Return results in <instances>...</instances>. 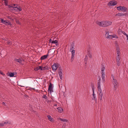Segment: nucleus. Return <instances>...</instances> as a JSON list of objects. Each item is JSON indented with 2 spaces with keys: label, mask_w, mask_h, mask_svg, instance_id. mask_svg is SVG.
Wrapping results in <instances>:
<instances>
[{
  "label": "nucleus",
  "mask_w": 128,
  "mask_h": 128,
  "mask_svg": "<svg viewBox=\"0 0 128 128\" xmlns=\"http://www.w3.org/2000/svg\"><path fill=\"white\" fill-rule=\"evenodd\" d=\"M96 24L99 26L102 27H107L112 24V22L110 21H108L106 20H103L101 22L97 21Z\"/></svg>",
  "instance_id": "1"
},
{
  "label": "nucleus",
  "mask_w": 128,
  "mask_h": 128,
  "mask_svg": "<svg viewBox=\"0 0 128 128\" xmlns=\"http://www.w3.org/2000/svg\"><path fill=\"white\" fill-rule=\"evenodd\" d=\"M74 43L72 42L70 46V51L71 52L72 56L70 59V61L72 62L74 59V56L75 55V50H74Z\"/></svg>",
  "instance_id": "2"
},
{
  "label": "nucleus",
  "mask_w": 128,
  "mask_h": 128,
  "mask_svg": "<svg viewBox=\"0 0 128 128\" xmlns=\"http://www.w3.org/2000/svg\"><path fill=\"white\" fill-rule=\"evenodd\" d=\"M111 77L113 79L112 82L114 85V89L116 90V88L118 84L117 82V80L116 79L114 78V77L112 74L111 75Z\"/></svg>",
  "instance_id": "3"
},
{
  "label": "nucleus",
  "mask_w": 128,
  "mask_h": 128,
  "mask_svg": "<svg viewBox=\"0 0 128 128\" xmlns=\"http://www.w3.org/2000/svg\"><path fill=\"white\" fill-rule=\"evenodd\" d=\"M117 10L120 11H122L124 12H127L128 8L124 6H119L117 7Z\"/></svg>",
  "instance_id": "4"
},
{
  "label": "nucleus",
  "mask_w": 128,
  "mask_h": 128,
  "mask_svg": "<svg viewBox=\"0 0 128 128\" xmlns=\"http://www.w3.org/2000/svg\"><path fill=\"white\" fill-rule=\"evenodd\" d=\"M1 22L4 24L6 25H11V22L8 20H4L3 19H1Z\"/></svg>",
  "instance_id": "5"
},
{
  "label": "nucleus",
  "mask_w": 128,
  "mask_h": 128,
  "mask_svg": "<svg viewBox=\"0 0 128 128\" xmlns=\"http://www.w3.org/2000/svg\"><path fill=\"white\" fill-rule=\"evenodd\" d=\"M121 58L120 56H117L116 58L117 65L119 66L120 65V60Z\"/></svg>",
  "instance_id": "6"
},
{
  "label": "nucleus",
  "mask_w": 128,
  "mask_h": 128,
  "mask_svg": "<svg viewBox=\"0 0 128 128\" xmlns=\"http://www.w3.org/2000/svg\"><path fill=\"white\" fill-rule=\"evenodd\" d=\"M117 4V2L115 1H110L108 4L109 6H114Z\"/></svg>",
  "instance_id": "7"
},
{
  "label": "nucleus",
  "mask_w": 128,
  "mask_h": 128,
  "mask_svg": "<svg viewBox=\"0 0 128 128\" xmlns=\"http://www.w3.org/2000/svg\"><path fill=\"white\" fill-rule=\"evenodd\" d=\"M116 50L117 56H120V50L119 47L118 46H117L116 47Z\"/></svg>",
  "instance_id": "8"
},
{
  "label": "nucleus",
  "mask_w": 128,
  "mask_h": 128,
  "mask_svg": "<svg viewBox=\"0 0 128 128\" xmlns=\"http://www.w3.org/2000/svg\"><path fill=\"white\" fill-rule=\"evenodd\" d=\"M58 73L60 76V78L62 80V69L60 68H59L58 70Z\"/></svg>",
  "instance_id": "9"
},
{
  "label": "nucleus",
  "mask_w": 128,
  "mask_h": 128,
  "mask_svg": "<svg viewBox=\"0 0 128 128\" xmlns=\"http://www.w3.org/2000/svg\"><path fill=\"white\" fill-rule=\"evenodd\" d=\"M52 68L53 70L55 71L57 69L58 67V66L55 63H54L52 66Z\"/></svg>",
  "instance_id": "10"
},
{
  "label": "nucleus",
  "mask_w": 128,
  "mask_h": 128,
  "mask_svg": "<svg viewBox=\"0 0 128 128\" xmlns=\"http://www.w3.org/2000/svg\"><path fill=\"white\" fill-rule=\"evenodd\" d=\"M50 85L49 86L48 90L49 91H50V92L52 91H53L52 90V85L51 83L50 82Z\"/></svg>",
  "instance_id": "11"
},
{
  "label": "nucleus",
  "mask_w": 128,
  "mask_h": 128,
  "mask_svg": "<svg viewBox=\"0 0 128 128\" xmlns=\"http://www.w3.org/2000/svg\"><path fill=\"white\" fill-rule=\"evenodd\" d=\"M9 7H12V8H17V9L16 10L15 9H14V10H19V11H21L22 10V8H20V6H19L18 7H17V6H16V7H13L12 6H9Z\"/></svg>",
  "instance_id": "12"
},
{
  "label": "nucleus",
  "mask_w": 128,
  "mask_h": 128,
  "mask_svg": "<svg viewBox=\"0 0 128 128\" xmlns=\"http://www.w3.org/2000/svg\"><path fill=\"white\" fill-rule=\"evenodd\" d=\"M126 14H123L120 13H118L116 14L115 16H126Z\"/></svg>",
  "instance_id": "13"
},
{
  "label": "nucleus",
  "mask_w": 128,
  "mask_h": 128,
  "mask_svg": "<svg viewBox=\"0 0 128 128\" xmlns=\"http://www.w3.org/2000/svg\"><path fill=\"white\" fill-rule=\"evenodd\" d=\"M102 80L103 82H104L105 81V73H102Z\"/></svg>",
  "instance_id": "14"
},
{
  "label": "nucleus",
  "mask_w": 128,
  "mask_h": 128,
  "mask_svg": "<svg viewBox=\"0 0 128 128\" xmlns=\"http://www.w3.org/2000/svg\"><path fill=\"white\" fill-rule=\"evenodd\" d=\"M92 100H95L96 101H97V99L96 98L95 94H94V92H93L92 96Z\"/></svg>",
  "instance_id": "15"
},
{
  "label": "nucleus",
  "mask_w": 128,
  "mask_h": 128,
  "mask_svg": "<svg viewBox=\"0 0 128 128\" xmlns=\"http://www.w3.org/2000/svg\"><path fill=\"white\" fill-rule=\"evenodd\" d=\"M98 91L99 93V95H100V94H103V93L102 92V90L101 89V87H98Z\"/></svg>",
  "instance_id": "16"
},
{
  "label": "nucleus",
  "mask_w": 128,
  "mask_h": 128,
  "mask_svg": "<svg viewBox=\"0 0 128 128\" xmlns=\"http://www.w3.org/2000/svg\"><path fill=\"white\" fill-rule=\"evenodd\" d=\"M48 56V54L46 55H44L41 57L40 58V59L41 60H44L46 58H47Z\"/></svg>",
  "instance_id": "17"
},
{
  "label": "nucleus",
  "mask_w": 128,
  "mask_h": 128,
  "mask_svg": "<svg viewBox=\"0 0 128 128\" xmlns=\"http://www.w3.org/2000/svg\"><path fill=\"white\" fill-rule=\"evenodd\" d=\"M100 78L99 79L98 82V86L97 87H101L100 86V82L101 80V78H100V77H99Z\"/></svg>",
  "instance_id": "18"
},
{
  "label": "nucleus",
  "mask_w": 128,
  "mask_h": 128,
  "mask_svg": "<svg viewBox=\"0 0 128 128\" xmlns=\"http://www.w3.org/2000/svg\"><path fill=\"white\" fill-rule=\"evenodd\" d=\"M14 61H15L18 62L20 64H21L22 63V60L20 59H17L15 58L14 60Z\"/></svg>",
  "instance_id": "19"
},
{
  "label": "nucleus",
  "mask_w": 128,
  "mask_h": 128,
  "mask_svg": "<svg viewBox=\"0 0 128 128\" xmlns=\"http://www.w3.org/2000/svg\"><path fill=\"white\" fill-rule=\"evenodd\" d=\"M47 117L48 118V120L50 121L51 122L53 121V118H52L50 115H48L47 116Z\"/></svg>",
  "instance_id": "20"
},
{
  "label": "nucleus",
  "mask_w": 128,
  "mask_h": 128,
  "mask_svg": "<svg viewBox=\"0 0 128 128\" xmlns=\"http://www.w3.org/2000/svg\"><path fill=\"white\" fill-rule=\"evenodd\" d=\"M57 109L58 110V112L60 113L62 112L63 111V110L61 107L58 108H57Z\"/></svg>",
  "instance_id": "21"
},
{
  "label": "nucleus",
  "mask_w": 128,
  "mask_h": 128,
  "mask_svg": "<svg viewBox=\"0 0 128 128\" xmlns=\"http://www.w3.org/2000/svg\"><path fill=\"white\" fill-rule=\"evenodd\" d=\"M14 72H10L8 75L10 77H12L14 76Z\"/></svg>",
  "instance_id": "22"
},
{
  "label": "nucleus",
  "mask_w": 128,
  "mask_h": 128,
  "mask_svg": "<svg viewBox=\"0 0 128 128\" xmlns=\"http://www.w3.org/2000/svg\"><path fill=\"white\" fill-rule=\"evenodd\" d=\"M8 122L7 121H6V122H2L0 124V126H4V124H8Z\"/></svg>",
  "instance_id": "23"
},
{
  "label": "nucleus",
  "mask_w": 128,
  "mask_h": 128,
  "mask_svg": "<svg viewBox=\"0 0 128 128\" xmlns=\"http://www.w3.org/2000/svg\"><path fill=\"white\" fill-rule=\"evenodd\" d=\"M58 119H59L61 121L64 122H67L68 121V120L66 119H63L61 118H58Z\"/></svg>",
  "instance_id": "24"
},
{
  "label": "nucleus",
  "mask_w": 128,
  "mask_h": 128,
  "mask_svg": "<svg viewBox=\"0 0 128 128\" xmlns=\"http://www.w3.org/2000/svg\"><path fill=\"white\" fill-rule=\"evenodd\" d=\"M103 94H100L99 95V98L100 100H102Z\"/></svg>",
  "instance_id": "25"
},
{
  "label": "nucleus",
  "mask_w": 128,
  "mask_h": 128,
  "mask_svg": "<svg viewBox=\"0 0 128 128\" xmlns=\"http://www.w3.org/2000/svg\"><path fill=\"white\" fill-rule=\"evenodd\" d=\"M88 57L87 55L86 56L85 58H84V60L85 62H86V63H85V64H86V62L87 61V60H88Z\"/></svg>",
  "instance_id": "26"
},
{
  "label": "nucleus",
  "mask_w": 128,
  "mask_h": 128,
  "mask_svg": "<svg viewBox=\"0 0 128 128\" xmlns=\"http://www.w3.org/2000/svg\"><path fill=\"white\" fill-rule=\"evenodd\" d=\"M105 69V67L104 66H103L101 68L102 73L104 72V71Z\"/></svg>",
  "instance_id": "27"
},
{
  "label": "nucleus",
  "mask_w": 128,
  "mask_h": 128,
  "mask_svg": "<svg viewBox=\"0 0 128 128\" xmlns=\"http://www.w3.org/2000/svg\"><path fill=\"white\" fill-rule=\"evenodd\" d=\"M42 98H44L46 99V100H48V98L47 96H46V95L44 94L43 95V96L42 97Z\"/></svg>",
  "instance_id": "28"
},
{
  "label": "nucleus",
  "mask_w": 128,
  "mask_h": 128,
  "mask_svg": "<svg viewBox=\"0 0 128 128\" xmlns=\"http://www.w3.org/2000/svg\"><path fill=\"white\" fill-rule=\"evenodd\" d=\"M118 34H120L122 33H123V32L122 31L121 29H119L118 32Z\"/></svg>",
  "instance_id": "29"
},
{
  "label": "nucleus",
  "mask_w": 128,
  "mask_h": 128,
  "mask_svg": "<svg viewBox=\"0 0 128 128\" xmlns=\"http://www.w3.org/2000/svg\"><path fill=\"white\" fill-rule=\"evenodd\" d=\"M58 41L57 40H52V44H55L58 43Z\"/></svg>",
  "instance_id": "30"
},
{
  "label": "nucleus",
  "mask_w": 128,
  "mask_h": 128,
  "mask_svg": "<svg viewBox=\"0 0 128 128\" xmlns=\"http://www.w3.org/2000/svg\"><path fill=\"white\" fill-rule=\"evenodd\" d=\"M112 35V38H118V36H116V35L113 34V35Z\"/></svg>",
  "instance_id": "31"
},
{
  "label": "nucleus",
  "mask_w": 128,
  "mask_h": 128,
  "mask_svg": "<svg viewBox=\"0 0 128 128\" xmlns=\"http://www.w3.org/2000/svg\"><path fill=\"white\" fill-rule=\"evenodd\" d=\"M48 68L47 66H45L44 67H42V70H46Z\"/></svg>",
  "instance_id": "32"
},
{
  "label": "nucleus",
  "mask_w": 128,
  "mask_h": 128,
  "mask_svg": "<svg viewBox=\"0 0 128 128\" xmlns=\"http://www.w3.org/2000/svg\"><path fill=\"white\" fill-rule=\"evenodd\" d=\"M112 35H109L108 36H107L106 38H109L112 39Z\"/></svg>",
  "instance_id": "33"
},
{
  "label": "nucleus",
  "mask_w": 128,
  "mask_h": 128,
  "mask_svg": "<svg viewBox=\"0 0 128 128\" xmlns=\"http://www.w3.org/2000/svg\"><path fill=\"white\" fill-rule=\"evenodd\" d=\"M7 43V44H8L10 45H11L12 43L11 41H10V40H8V41Z\"/></svg>",
  "instance_id": "34"
},
{
  "label": "nucleus",
  "mask_w": 128,
  "mask_h": 128,
  "mask_svg": "<svg viewBox=\"0 0 128 128\" xmlns=\"http://www.w3.org/2000/svg\"><path fill=\"white\" fill-rule=\"evenodd\" d=\"M38 67L39 68V70L40 69L41 70H42V66H39Z\"/></svg>",
  "instance_id": "35"
},
{
  "label": "nucleus",
  "mask_w": 128,
  "mask_h": 128,
  "mask_svg": "<svg viewBox=\"0 0 128 128\" xmlns=\"http://www.w3.org/2000/svg\"><path fill=\"white\" fill-rule=\"evenodd\" d=\"M4 4H5V5L6 6H7L8 5V1H4Z\"/></svg>",
  "instance_id": "36"
},
{
  "label": "nucleus",
  "mask_w": 128,
  "mask_h": 128,
  "mask_svg": "<svg viewBox=\"0 0 128 128\" xmlns=\"http://www.w3.org/2000/svg\"><path fill=\"white\" fill-rule=\"evenodd\" d=\"M92 92H94V86H92Z\"/></svg>",
  "instance_id": "37"
},
{
  "label": "nucleus",
  "mask_w": 128,
  "mask_h": 128,
  "mask_svg": "<svg viewBox=\"0 0 128 128\" xmlns=\"http://www.w3.org/2000/svg\"><path fill=\"white\" fill-rule=\"evenodd\" d=\"M88 55L89 56V58H92V56L90 53L88 54Z\"/></svg>",
  "instance_id": "38"
},
{
  "label": "nucleus",
  "mask_w": 128,
  "mask_h": 128,
  "mask_svg": "<svg viewBox=\"0 0 128 128\" xmlns=\"http://www.w3.org/2000/svg\"><path fill=\"white\" fill-rule=\"evenodd\" d=\"M123 34L124 35H126V37H127L128 36V35L125 32H123Z\"/></svg>",
  "instance_id": "39"
},
{
  "label": "nucleus",
  "mask_w": 128,
  "mask_h": 128,
  "mask_svg": "<svg viewBox=\"0 0 128 128\" xmlns=\"http://www.w3.org/2000/svg\"><path fill=\"white\" fill-rule=\"evenodd\" d=\"M0 74L4 76L5 75V74H3L0 70Z\"/></svg>",
  "instance_id": "40"
},
{
  "label": "nucleus",
  "mask_w": 128,
  "mask_h": 128,
  "mask_svg": "<svg viewBox=\"0 0 128 128\" xmlns=\"http://www.w3.org/2000/svg\"><path fill=\"white\" fill-rule=\"evenodd\" d=\"M7 18L8 19H10L12 21L13 20V19H12V18L10 16H8Z\"/></svg>",
  "instance_id": "41"
},
{
  "label": "nucleus",
  "mask_w": 128,
  "mask_h": 128,
  "mask_svg": "<svg viewBox=\"0 0 128 128\" xmlns=\"http://www.w3.org/2000/svg\"><path fill=\"white\" fill-rule=\"evenodd\" d=\"M34 70L36 71L38 70H39L38 67L34 69Z\"/></svg>",
  "instance_id": "42"
},
{
  "label": "nucleus",
  "mask_w": 128,
  "mask_h": 128,
  "mask_svg": "<svg viewBox=\"0 0 128 128\" xmlns=\"http://www.w3.org/2000/svg\"><path fill=\"white\" fill-rule=\"evenodd\" d=\"M52 40L51 39H50L49 40V42L50 43H52Z\"/></svg>",
  "instance_id": "43"
},
{
  "label": "nucleus",
  "mask_w": 128,
  "mask_h": 128,
  "mask_svg": "<svg viewBox=\"0 0 128 128\" xmlns=\"http://www.w3.org/2000/svg\"><path fill=\"white\" fill-rule=\"evenodd\" d=\"M2 104L3 105H4V106H6V104L4 102H3L2 103Z\"/></svg>",
  "instance_id": "44"
},
{
  "label": "nucleus",
  "mask_w": 128,
  "mask_h": 128,
  "mask_svg": "<svg viewBox=\"0 0 128 128\" xmlns=\"http://www.w3.org/2000/svg\"><path fill=\"white\" fill-rule=\"evenodd\" d=\"M55 44L56 46H57L58 45V43H55Z\"/></svg>",
  "instance_id": "45"
},
{
  "label": "nucleus",
  "mask_w": 128,
  "mask_h": 128,
  "mask_svg": "<svg viewBox=\"0 0 128 128\" xmlns=\"http://www.w3.org/2000/svg\"><path fill=\"white\" fill-rule=\"evenodd\" d=\"M127 40L128 41V36L127 37Z\"/></svg>",
  "instance_id": "46"
},
{
  "label": "nucleus",
  "mask_w": 128,
  "mask_h": 128,
  "mask_svg": "<svg viewBox=\"0 0 128 128\" xmlns=\"http://www.w3.org/2000/svg\"><path fill=\"white\" fill-rule=\"evenodd\" d=\"M108 34V33H107V32H106V34H105V35L106 36V35L107 34Z\"/></svg>",
  "instance_id": "47"
},
{
  "label": "nucleus",
  "mask_w": 128,
  "mask_h": 128,
  "mask_svg": "<svg viewBox=\"0 0 128 128\" xmlns=\"http://www.w3.org/2000/svg\"><path fill=\"white\" fill-rule=\"evenodd\" d=\"M56 105H57L56 104H54V106H56Z\"/></svg>",
  "instance_id": "48"
},
{
  "label": "nucleus",
  "mask_w": 128,
  "mask_h": 128,
  "mask_svg": "<svg viewBox=\"0 0 128 128\" xmlns=\"http://www.w3.org/2000/svg\"><path fill=\"white\" fill-rule=\"evenodd\" d=\"M13 6H15L16 5V4H13Z\"/></svg>",
  "instance_id": "49"
},
{
  "label": "nucleus",
  "mask_w": 128,
  "mask_h": 128,
  "mask_svg": "<svg viewBox=\"0 0 128 128\" xmlns=\"http://www.w3.org/2000/svg\"><path fill=\"white\" fill-rule=\"evenodd\" d=\"M8 0H4V1H7Z\"/></svg>",
  "instance_id": "50"
},
{
  "label": "nucleus",
  "mask_w": 128,
  "mask_h": 128,
  "mask_svg": "<svg viewBox=\"0 0 128 128\" xmlns=\"http://www.w3.org/2000/svg\"><path fill=\"white\" fill-rule=\"evenodd\" d=\"M31 88V89H34V88Z\"/></svg>",
  "instance_id": "51"
}]
</instances>
